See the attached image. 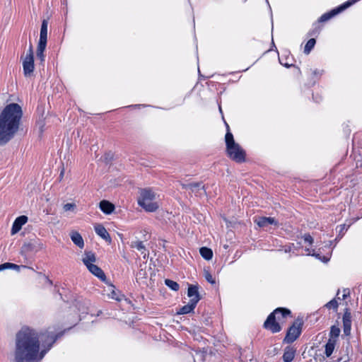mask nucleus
Returning a JSON list of instances; mask_svg holds the SVG:
<instances>
[{
    "label": "nucleus",
    "instance_id": "nucleus-1",
    "mask_svg": "<svg viewBox=\"0 0 362 362\" xmlns=\"http://www.w3.org/2000/svg\"><path fill=\"white\" fill-rule=\"evenodd\" d=\"M61 335L62 333L56 334L51 327L40 334L29 327H22L16 334L15 362H33L42 359Z\"/></svg>",
    "mask_w": 362,
    "mask_h": 362
},
{
    "label": "nucleus",
    "instance_id": "nucleus-2",
    "mask_svg": "<svg viewBox=\"0 0 362 362\" xmlns=\"http://www.w3.org/2000/svg\"><path fill=\"white\" fill-rule=\"evenodd\" d=\"M23 111L17 103L7 105L0 114V146L11 141L18 132Z\"/></svg>",
    "mask_w": 362,
    "mask_h": 362
},
{
    "label": "nucleus",
    "instance_id": "nucleus-3",
    "mask_svg": "<svg viewBox=\"0 0 362 362\" xmlns=\"http://www.w3.org/2000/svg\"><path fill=\"white\" fill-rule=\"evenodd\" d=\"M291 311L283 308H278L274 310L264 323V328L269 329L273 333L281 331L280 324L284 322V318L290 315Z\"/></svg>",
    "mask_w": 362,
    "mask_h": 362
},
{
    "label": "nucleus",
    "instance_id": "nucleus-4",
    "mask_svg": "<svg viewBox=\"0 0 362 362\" xmlns=\"http://www.w3.org/2000/svg\"><path fill=\"white\" fill-rule=\"evenodd\" d=\"M225 139L229 158L237 163L245 161V152L238 144L235 142L232 133L228 131Z\"/></svg>",
    "mask_w": 362,
    "mask_h": 362
},
{
    "label": "nucleus",
    "instance_id": "nucleus-5",
    "mask_svg": "<svg viewBox=\"0 0 362 362\" xmlns=\"http://www.w3.org/2000/svg\"><path fill=\"white\" fill-rule=\"evenodd\" d=\"M156 194L151 189H143L141 192L138 204L146 211H155L159 206L157 202Z\"/></svg>",
    "mask_w": 362,
    "mask_h": 362
},
{
    "label": "nucleus",
    "instance_id": "nucleus-6",
    "mask_svg": "<svg viewBox=\"0 0 362 362\" xmlns=\"http://www.w3.org/2000/svg\"><path fill=\"white\" fill-rule=\"evenodd\" d=\"M302 322L296 320L293 322L292 326L288 329L287 334L284 338V341L286 343L293 342L301 333Z\"/></svg>",
    "mask_w": 362,
    "mask_h": 362
},
{
    "label": "nucleus",
    "instance_id": "nucleus-7",
    "mask_svg": "<svg viewBox=\"0 0 362 362\" xmlns=\"http://www.w3.org/2000/svg\"><path fill=\"white\" fill-rule=\"evenodd\" d=\"M343 328L344 334L349 335L351 328V315L348 309L346 310L343 316Z\"/></svg>",
    "mask_w": 362,
    "mask_h": 362
},
{
    "label": "nucleus",
    "instance_id": "nucleus-8",
    "mask_svg": "<svg viewBox=\"0 0 362 362\" xmlns=\"http://www.w3.org/2000/svg\"><path fill=\"white\" fill-rule=\"evenodd\" d=\"M28 221V217L26 216H21L16 218L14 221L12 228L11 234L14 235L17 233Z\"/></svg>",
    "mask_w": 362,
    "mask_h": 362
},
{
    "label": "nucleus",
    "instance_id": "nucleus-9",
    "mask_svg": "<svg viewBox=\"0 0 362 362\" xmlns=\"http://www.w3.org/2000/svg\"><path fill=\"white\" fill-rule=\"evenodd\" d=\"M23 72L25 76H29L34 70V58L25 57L23 61Z\"/></svg>",
    "mask_w": 362,
    "mask_h": 362
},
{
    "label": "nucleus",
    "instance_id": "nucleus-10",
    "mask_svg": "<svg viewBox=\"0 0 362 362\" xmlns=\"http://www.w3.org/2000/svg\"><path fill=\"white\" fill-rule=\"evenodd\" d=\"M183 188L189 189L192 192H194L201 195L204 193V186L200 182L189 183L187 185H182Z\"/></svg>",
    "mask_w": 362,
    "mask_h": 362
},
{
    "label": "nucleus",
    "instance_id": "nucleus-11",
    "mask_svg": "<svg viewBox=\"0 0 362 362\" xmlns=\"http://www.w3.org/2000/svg\"><path fill=\"white\" fill-rule=\"evenodd\" d=\"M255 222L259 226V227H267L269 225H275L277 226L276 221L272 217H259L255 220Z\"/></svg>",
    "mask_w": 362,
    "mask_h": 362
},
{
    "label": "nucleus",
    "instance_id": "nucleus-12",
    "mask_svg": "<svg viewBox=\"0 0 362 362\" xmlns=\"http://www.w3.org/2000/svg\"><path fill=\"white\" fill-rule=\"evenodd\" d=\"M47 26L48 21L43 20L41 25L40 39L38 43L47 45Z\"/></svg>",
    "mask_w": 362,
    "mask_h": 362
},
{
    "label": "nucleus",
    "instance_id": "nucleus-13",
    "mask_svg": "<svg viewBox=\"0 0 362 362\" xmlns=\"http://www.w3.org/2000/svg\"><path fill=\"white\" fill-rule=\"evenodd\" d=\"M197 304V299L194 300H189L187 305H185L180 308L177 313L178 315H185L188 314L194 311L196 305Z\"/></svg>",
    "mask_w": 362,
    "mask_h": 362
},
{
    "label": "nucleus",
    "instance_id": "nucleus-14",
    "mask_svg": "<svg viewBox=\"0 0 362 362\" xmlns=\"http://www.w3.org/2000/svg\"><path fill=\"white\" fill-rule=\"evenodd\" d=\"M88 269L90 273L97 276L101 281H105L106 279L105 274L103 271L97 265L92 264L88 265Z\"/></svg>",
    "mask_w": 362,
    "mask_h": 362
},
{
    "label": "nucleus",
    "instance_id": "nucleus-15",
    "mask_svg": "<svg viewBox=\"0 0 362 362\" xmlns=\"http://www.w3.org/2000/svg\"><path fill=\"white\" fill-rule=\"evenodd\" d=\"M296 349L292 346H287L284 349L283 360L284 362H291L296 354Z\"/></svg>",
    "mask_w": 362,
    "mask_h": 362
},
{
    "label": "nucleus",
    "instance_id": "nucleus-16",
    "mask_svg": "<svg viewBox=\"0 0 362 362\" xmlns=\"http://www.w3.org/2000/svg\"><path fill=\"white\" fill-rule=\"evenodd\" d=\"M94 228H95V233L100 237H101L103 239L105 240L106 241H108V242L111 241L110 236L103 226H102L100 224H97L95 226Z\"/></svg>",
    "mask_w": 362,
    "mask_h": 362
},
{
    "label": "nucleus",
    "instance_id": "nucleus-17",
    "mask_svg": "<svg viewBox=\"0 0 362 362\" xmlns=\"http://www.w3.org/2000/svg\"><path fill=\"white\" fill-rule=\"evenodd\" d=\"M70 238L73 243L79 248H83L84 247L83 239L81 234L77 231H71L70 233Z\"/></svg>",
    "mask_w": 362,
    "mask_h": 362
},
{
    "label": "nucleus",
    "instance_id": "nucleus-18",
    "mask_svg": "<svg viewBox=\"0 0 362 362\" xmlns=\"http://www.w3.org/2000/svg\"><path fill=\"white\" fill-rule=\"evenodd\" d=\"M100 209L103 213L110 214L114 211L115 206L108 201L103 200L100 202Z\"/></svg>",
    "mask_w": 362,
    "mask_h": 362
},
{
    "label": "nucleus",
    "instance_id": "nucleus-19",
    "mask_svg": "<svg viewBox=\"0 0 362 362\" xmlns=\"http://www.w3.org/2000/svg\"><path fill=\"white\" fill-rule=\"evenodd\" d=\"M187 296L191 298L190 300H194L197 299V303L200 300L198 286L194 285H190L188 288Z\"/></svg>",
    "mask_w": 362,
    "mask_h": 362
},
{
    "label": "nucleus",
    "instance_id": "nucleus-20",
    "mask_svg": "<svg viewBox=\"0 0 362 362\" xmlns=\"http://www.w3.org/2000/svg\"><path fill=\"white\" fill-rule=\"evenodd\" d=\"M82 261L86 267H88V265L94 264V262L96 261V257L93 252H86Z\"/></svg>",
    "mask_w": 362,
    "mask_h": 362
},
{
    "label": "nucleus",
    "instance_id": "nucleus-21",
    "mask_svg": "<svg viewBox=\"0 0 362 362\" xmlns=\"http://www.w3.org/2000/svg\"><path fill=\"white\" fill-rule=\"evenodd\" d=\"M131 247L132 248H136L141 252V255H144V257H146V256L148 255V252L143 242L139 240L132 242Z\"/></svg>",
    "mask_w": 362,
    "mask_h": 362
},
{
    "label": "nucleus",
    "instance_id": "nucleus-22",
    "mask_svg": "<svg viewBox=\"0 0 362 362\" xmlns=\"http://www.w3.org/2000/svg\"><path fill=\"white\" fill-rule=\"evenodd\" d=\"M336 340L334 339H329L328 341L325 344V355L329 357L333 353L334 349Z\"/></svg>",
    "mask_w": 362,
    "mask_h": 362
},
{
    "label": "nucleus",
    "instance_id": "nucleus-23",
    "mask_svg": "<svg viewBox=\"0 0 362 362\" xmlns=\"http://www.w3.org/2000/svg\"><path fill=\"white\" fill-rule=\"evenodd\" d=\"M199 252H200V255H202V257L203 258H204L205 259H206V260L211 259V258L213 257V252L211 249L206 247H203L200 248Z\"/></svg>",
    "mask_w": 362,
    "mask_h": 362
},
{
    "label": "nucleus",
    "instance_id": "nucleus-24",
    "mask_svg": "<svg viewBox=\"0 0 362 362\" xmlns=\"http://www.w3.org/2000/svg\"><path fill=\"white\" fill-rule=\"evenodd\" d=\"M46 45H47L40 43L37 45V57L40 60L41 62L45 61L44 51L46 48Z\"/></svg>",
    "mask_w": 362,
    "mask_h": 362
},
{
    "label": "nucleus",
    "instance_id": "nucleus-25",
    "mask_svg": "<svg viewBox=\"0 0 362 362\" xmlns=\"http://www.w3.org/2000/svg\"><path fill=\"white\" fill-rule=\"evenodd\" d=\"M21 267H26V266H20L16 264L6 262L2 264H0V271H2L6 269H13L16 271H20Z\"/></svg>",
    "mask_w": 362,
    "mask_h": 362
},
{
    "label": "nucleus",
    "instance_id": "nucleus-26",
    "mask_svg": "<svg viewBox=\"0 0 362 362\" xmlns=\"http://www.w3.org/2000/svg\"><path fill=\"white\" fill-rule=\"evenodd\" d=\"M316 41L314 38L310 39L305 45L304 53L308 54L314 47Z\"/></svg>",
    "mask_w": 362,
    "mask_h": 362
},
{
    "label": "nucleus",
    "instance_id": "nucleus-27",
    "mask_svg": "<svg viewBox=\"0 0 362 362\" xmlns=\"http://www.w3.org/2000/svg\"><path fill=\"white\" fill-rule=\"evenodd\" d=\"M165 284L167 286H168L169 288H170L172 290H173L175 291H177L179 290V288H180L179 284L173 280L165 279Z\"/></svg>",
    "mask_w": 362,
    "mask_h": 362
},
{
    "label": "nucleus",
    "instance_id": "nucleus-28",
    "mask_svg": "<svg viewBox=\"0 0 362 362\" xmlns=\"http://www.w3.org/2000/svg\"><path fill=\"white\" fill-rule=\"evenodd\" d=\"M320 32V27L318 25V23H316L313 25V28L308 31V36H317Z\"/></svg>",
    "mask_w": 362,
    "mask_h": 362
},
{
    "label": "nucleus",
    "instance_id": "nucleus-29",
    "mask_svg": "<svg viewBox=\"0 0 362 362\" xmlns=\"http://www.w3.org/2000/svg\"><path fill=\"white\" fill-rule=\"evenodd\" d=\"M340 333V329L339 327L336 326H332L331 330H330V338L329 339H334L336 340V339L339 337Z\"/></svg>",
    "mask_w": 362,
    "mask_h": 362
},
{
    "label": "nucleus",
    "instance_id": "nucleus-30",
    "mask_svg": "<svg viewBox=\"0 0 362 362\" xmlns=\"http://www.w3.org/2000/svg\"><path fill=\"white\" fill-rule=\"evenodd\" d=\"M325 306L328 308V309H334V310H337V307H338V303H337V301L335 300V299H333L332 300H330L329 302H328Z\"/></svg>",
    "mask_w": 362,
    "mask_h": 362
},
{
    "label": "nucleus",
    "instance_id": "nucleus-31",
    "mask_svg": "<svg viewBox=\"0 0 362 362\" xmlns=\"http://www.w3.org/2000/svg\"><path fill=\"white\" fill-rule=\"evenodd\" d=\"M63 208L65 211H74V209L76 208V205L72 203H67L64 205Z\"/></svg>",
    "mask_w": 362,
    "mask_h": 362
},
{
    "label": "nucleus",
    "instance_id": "nucleus-32",
    "mask_svg": "<svg viewBox=\"0 0 362 362\" xmlns=\"http://www.w3.org/2000/svg\"><path fill=\"white\" fill-rule=\"evenodd\" d=\"M303 239H304L305 242L308 243L310 245H312L313 243V238H312V236L310 234H305L303 235Z\"/></svg>",
    "mask_w": 362,
    "mask_h": 362
},
{
    "label": "nucleus",
    "instance_id": "nucleus-33",
    "mask_svg": "<svg viewBox=\"0 0 362 362\" xmlns=\"http://www.w3.org/2000/svg\"><path fill=\"white\" fill-rule=\"evenodd\" d=\"M205 279L207 280V281H209V283L211 284H215V281L214 279V278L212 277V276L209 273V272H206L205 274Z\"/></svg>",
    "mask_w": 362,
    "mask_h": 362
},
{
    "label": "nucleus",
    "instance_id": "nucleus-34",
    "mask_svg": "<svg viewBox=\"0 0 362 362\" xmlns=\"http://www.w3.org/2000/svg\"><path fill=\"white\" fill-rule=\"evenodd\" d=\"M25 57L34 58L33 57V46H32V45H30V47L28 48V50L27 52Z\"/></svg>",
    "mask_w": 362,
    "mask_h": 362
},
{
    "label": "nucleus",
    "instance_id": "nucleus-35",
    "mask_svg": "<svg viewBox=\"0 0 362 362\" xmlns=\"http://www.w3.org/2000/svg\"><path fill=\"white\" fill-rule=\"evenodd\" d=\"M112 299H115V300H119V298H118V296L117 294V293L112 289L111 293L108 295Z\"/></svg>",
    "mask_w": 362,
    "mask_h": 362
},
{
    "label": "nucleus",
    "instance_id": "nucleus-36",
    "mask_svg": "<svg viewBox=\"0 0 362 362\" xmlns=\"http://www.w3.org/2000/svg\"><path fill=\"white\" fill-rule=\"evenodd\" d=\"M350 291L349 289L346 288L343 290L342 299H345L348 296H349Z\"/></svg>",
    "mask_w": 362,
    "mask_h": 362
},
{
    "label": "nucleus",
    "instance_id": "nucleus-37",
    "mask_svg": "<svg viewBox=\"0 0 362 362\" xmlns=\"http://www.w3.org/2000/svg\"><path fill=\"white\" fill-rule=\"evenodd\" d=\"M32 245V243L24 244L23 248L26 251L31 250L33 249Z\"/></svg>",
    "mask_w": 362,
    "mask_h": 362
},
{
    "label": "nucleus",
    "instance_id": "nucleus-38",
    "mask_svg": "<svg viewBox=\"0 0 362 362\" xmlns=\"http://www.w3.org/2000/svg\"><path fill=\"white\" fill-rule=\"evenodd\" d=\"M64 173V169L63 168L62 170L60 173V175H59V178L60 179H62L63 177Z\"/></svg>",
    "mask_w": 362,
    "mask_h": 362
},
{
    "label": "nucleus",
    "instance_id": "nucleus-39",
    "mask_svg": "<svg viewBox=\"0 0 362 362\" xmlns=\"http://www.w3.org/2000/svg\"><path fill=\"white\" fill-rule=\"evenodd\" d=\"M340 227L341 228V230H344V228H345V225L341 226Z\"/></svg>",
    "mask_w": 362,
    "mask_h": 362
},
{
    "label": "nucleus",
    "instance_id": "nucleus-40",
    "mask_svg": "<svg viewBox=\"0 0 362 362\" xmlns=\"http://www.w3.org/2000/svg\"><path fill=\"white\" fill-rule=\"evenodd\" d=\"M306 251L308 252V255H310V249H307V250H306Z\"/></svg>",
    "mask_w": 362,
    "mask_h": 362
},
{
    "label": "nucleus",
    "instance_id": "nucleus-41",
    "mask_svg": "<svg viewBox=\"0 0 362 362\" xmlns=\"http://www.w3.org/2000/svg\"><path fill=\"white\" fill-rule=\"evenodd\" d=\"M25 268H28V267H26ZM28 268H29V269H31V270H33V268H30V267H28Z\"/></svg>",
    "mask_w": 362,
    "mask_h": 362
}]
</instances>
